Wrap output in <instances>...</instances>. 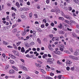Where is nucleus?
I'll return each mask as SVG.
<instances>
[{
	"label": "nucleus",
	"instance_id": "bb28decb",
	"mask_svg": "<svg viewBox=\"0 0 79 79\" xmlns=\"http://www.w3.org/2000/svg\"><path fill=\"white\" fill-rule=\"evenodd\" d=\"M10 63H11V64H14L15 63V62L13 60H10Z\"/></svg>",
	"mask_w": 79,
	"mask_h": 79
},
{
	"label": "nucleus",
	"instance_id": "5701e85b",
	"mask_svg": "<svg viewBox=\"0 0 79 79\" xmlns=\"http://www.w3.org/2000/svg\"><path fill=\"white\" fill-rule=\"evenodd\" d=\"M12 68L13 69H14L15 71H18V68H17L16 67H15L14 66H12Z\"/></svg>",
	"mask_w": 79,
	"mask_h": 79
},
{
	"label": "nucleus",
	"instance_id": "1a4fd4ad",
	"mask_svg": "<svg viewBox=\"0 0 79 79\" xmlns=\"http://www.w3.org/2000/svg\"><path fill=\"white\" fill-rule=\"evenodd\" d=\"M65 18L67 19H72V18L69 15H66L65 16Z\"/></svg>",
	"mask_w": 79,
	"mask_h": 79
},
{
	"label": "nucleus",
	"instance_id": "412c9836",
	"mask_svg": "<svg viewBox=\"0 0 79 79\" xmlns=\"http://www.w3.org/2000/svg\"><path fill=\"white\" fill-rule=\"evenodd\" d=\"M21 42H18L17 43L16 45L17 46H19V45H20L21 44Z\"/></svg>",
	"mask_w": 79,
	"mask_h": 79
},
{
	"label": "nucleus",
	"instance_id": "c03bdc74",
	"mask_svg": "<svg viewBox=\"0 0 79 79\" xmlns=\"http://www.w3.org/2000/svg\"><path fill=\"white\" fill-rule=\"evenodd\" d=\"M21 18H22L24 19V18H26V16H25V15H21Z\"/></svg>",
	"mask_w": 79,
	"mask_h": 79
},
{
	"label": "nucleus",
	"instance_id": "0e129e2a",
	"mask_svg": "<svg viewBox=\"0 0 79 79\" xmlns=\"http://www.w3.org/2000/svg\"><path fill=\"white\" fill-rule=\"evenodd\" d=\"M20 3H23V0H19Z\"/></svg>",
	"mask_w": 79,
	"mask_h": 79
},
{
	"label": "nucleus",
	"instance_id": "2f4dec72",
	"mask_svg": "<svg viewBox=\"0 0 79 79\" xmlns=\"http://www.w3.org/2000/svg\"><path fill=\"white\" fill-rule=\"evenodd\" d=\"M35 44V43L34 42H31L30 43V45H34Z\"/></svg>",
	"mask_w": 79,
	"mask_h": 79
},
{
	"label": "nucleus",
	"instance_id": "6e6d98bb",
	"mask_svg": "<svg viewBox=\"0 0 79 79\" xmlns=\"http://www.w3.org/2000/svg\"><path fill=\"white\" fill-rule=\"evenodd\" d=\"M65 53H69V51H64Z\"/></svg>",
	"mask_w": 79,
	"mask_h": 79
},
{
	"label": "nucleus",
	"instance_id": "ddd939ff",
	"mask_svg": "<svg viewBox=\"0 0 79 79\" xmlns=\"http://www.w3.org/2000/svg\"><path fill=\"white\" fill-rule=\"evenodd\" d=\"M21 52H22V53H24V52H25V51L24 50V47H23L21 48Z\"/></svg>",
	"mask_w": 79,
	"mask_h": 79
},
{
	"label": "nucleus",
	"instance_id": "f257e3e1",
	"mask_svg": "<svg viewBox=\"0 0 79 79\" xmlns=\"http://www.w3.org/2000/svg\"><path fill=\"white\" fill-rule=\"evenodd\" d=\"M54 59L53 58H49L48 59L47 63H49V64H53Z\"/></svg>",
	"mask_w": 79,
	"mask_h": 79
},
{
	"label": "nucleus",
	"instance_id": "bf43d9fd",
	"mask_svg": "<svg viewBox=\"0 0 79 79\" xmlns=\"http://www.w3.org/2000/svg\"><path fill=\"white\" fill-rule=\"evenodd\" d=\"M55 11H56V10H53V9H52L51 10V12H55Z\"/></svg>",
	"mask_w": 79,
	"mask_h": 79
},
{
	"label": "nucleus",
	"instance_id": "603ef678",
	"mask_svg": "<svg viewBox=\"0 0 79 79\" xmlns=\"http://www.w3.org/2000/svg\"><path fill=\"white\" fill-rule=\"evenodd\" d=\"M66 69H67V70L68 71H69V67H66Z\"/></svg>",
	"mask_w": 79,
	"mask_h": 79
},
{
	"label": "nucleus",
	"instance_id": "de8ad7c7",
	"mask_svg": "<svg viewBox=\"0 0 79 79\" xmlns=\"http://www.w3.org/2000/svg\"><path fill=\"white\" fill-rule=\"evenodd\" d=\"M70 21L71 23H76V22L74 21V20H70Z\"/></svg>",
	"mask_w": 79,
	"mask_h": 79
},
{
	"label": "nucleus",
	"instance_id": "a18cd8bd",
	"mask_svg": "<svg viewBox=\"0 0 79 79\" xmlns=\"http://www.w3.org/2000/svg\"><path fill=\"white\" fill-rule=\"evenodd\" d=\"M61 76H62V75H60L58 76V78L59 79H61Z\"/></svg>",
	"mask_w": 79,
	"mask_h": 79
},
{
	"label": "nucleus",
	"instance_id": "9d476101",
	"mask_svg": "<svg viewBox=\"0 0 79 79\" xmlns=\"http://www.w3.org/2000/svg\"><path fill=\"white\" fill-rule=\"evenodd\" d=\"M65 18L67 19H72V18L69 15H66L65 16Z\"/></svg>",
	"mask_w": 79,
	"mask_h": 79
},
{
	"label": "nucleus",
	"instance_id": "a878e982",
	"mask_svg": "<svg viewBox=\"0 0 79 79\" xmlns=\"http://www.w3.org/2000/svg\"><path fill=\"white\" fill-rule=\"evenodd\" d=\"M55 39L57 41H58V40H59L60 38H59V37H55Z\"/></svg>",
	"mask_w": 79,
	"mask_h": 79
},
{
	"label": "nucleus",
	"instance_id": "774afa93",
	"mask_svg": "<svg viewBox=\"0 0 79 79\" xmlns=\"http://www.w3.org/2000/svg\"><path fill=\"white\" fill-rule=\"evenodd\" d=\"M9 15H7L6 17V19H9Z\"/></svg>",
	"mask_w": 79,
	"mask_h": 79
},
{
	"label": "nucleus",
	"instance_id": "0eeeda50",
	"mask_svg": "<svg viewBox=\"0 0 79 79\" xmlns=\"http://www.w3.org/2000/svg\"><path fill=\"white\" fill-rule=\"evenodd\" d=\"M54 52L55 53H56V54H57V55H61V52L59 51H54Z\"/></svg>",
	"mask_w": 79,
	"mask_h": 79
},
{
	"label": "nucleus",
	"instance_id": "338daca9",
	"mask_svg": "<svg viewBox=\"0 0 79 79\" xmlns=\"http://www.w3.org/2000/svg\"><path fill=\"white\" fill-rule=\"evenodd\" d=\"M45 26L47 27V26H48V23H47L45 24Z\"/></svg>",
	"mask_w": 79,
	"mask_h": 79
},
{
	"label": "nucleus",
	"instance_id": "ea45409f",
	"mask_svg": "<svg viewBox=\"0 0 79 79\" xmlns=\"http://www.w3.org/2000/svg\"><path fill=\"white\" fill-rule=\"evenodd\" d=\"M35 65H36L37 67H38V66H39L40 65V64L39 63H38V64H37V63H35Z\"/></svg>",
	"mask_w": 79,
	"mask_h": 79
},
{
	"label": "nucleus",
	"instance_id": "2eb2a0df",
	"mask_svg": "<svg viewBox=\"0 0 79 79\" xmlns=\"http://www.w3.org/2000/svg\"><path fill=\"white\" fill-rule=\"evenodd\" d=\"M15 5H16V6H17L18 8H19V7H20V5L19 4V3L18 2L16 3Z\"/></svg>",
	"mask_w": 79,
	"mask_h": 79
},
{
	"label": "nucleus",
	"instance_id": "423d86ee",
	"mask_svg": "<svg viewBox=\"0 0 79 79\" xmlns=\"http://www.w3.org/2000/svg\"><path fill=\"white\" fill-rule=\"evenodd\" d=\"M9 56L11 57V58H12L13 59H15V58H16V57L15 56L13 55H12L11 54H9Z\"/></svg>",
	"mask_w": 79,
	"mask_h": 79
},
{
	"label": "nucleus",
	"instance_id": "f8f14e48",
	"mask_svg": "<svg viewBox=\"0 0 79 79\" xmlns=\"http://www.w3.org/2000/svg\"><path fill=\"white\" fill-rule=\"evenodd\" d=\"M48 48L50 50H51V51H53V49L52 48V46H51V44L49 45Z\"/></svg>",
	"mask_w": 79,
	"mask_h": 79
},
{
	"label": "nucleus",
	"instance_id": "72a5a7b5",
	"mask_svg": "<svg viewBox=\"0 0 79 79\" xmlns=\"http://www.w3.org/2000/svg\"><path fill=\"white\" fill-rule=\"evenodd\" d=\"M73 0L74 2H75V3H78V2H79V1L77 0Z\"/></svg>",
	"mask_w": 79,
	"mask_h": 79
},
{
	"label": "nucleus",
	"instance_id": "680f3d73",
	"mask_svg": "<svg viewBox=\"0 0 79 79\" xmlns=\"http://www.w3.org/2000/svg\"><path fill=\"white\" fill-rule=\"evenodd\" d=\"M54 44L55 45H57V44H58V42H56L54 43Z\"/></svg>",
	"mask_w": 79,
	"mask_h": 79
},
{
	"label": "nucleus",
	"instance_id": "79ce46f5",
	"mask_svg": "<svg viewBox=\"0 0 79 79\" xmlns=\"http://www.w3.org/2000/svg\"><path fill=\"white\" fill-rule=\"evenodd\" d=\"M49 36H50V38H52V37H53V35L52 34H50L49 35Z\"/></svg>",
	"mask_w": 79,
	"mask_h": 79
},
{
	"label": "nucleus",
	"instance_id": "b1692460",
	"mask_svg": "<svg viewBox=\"0 0 79 79\" xmlns=\"http://www.w3.org/2000/svg\"><path fill=\"white\" fill-rule=\"evenodd\" d=\"M29 17L31 19L32 18V13H31L29 14Z\"/></svg>",
	"mask_w": 79,
	"mask_h": 79
},
{
	"label": "nucleus",
	"instance_id": "f3484780",
	"mask_svg": "<svg viewBox=\"0 0 79 79\" xmlns=\"http://www.w3.org/2000/svg\"><path fill=\"white\" fill-rule=\"evenodd\" d=\"M22 68L23 70H25V71H28V69L25 67L24 66H23Z\"/></svg>",
	"mask_w": 79,
	"mask_h": 79
},
{
	"label": "nucleus",
	"instance_id": "cd10ccee",
	"mask_svg": "<svg viewBox=\"0 0 79 79\" xmlns=\"http://www.w3.org/2000/svg\"><path fill=\"white\" fill-rule=\"evenodd\" d=\"M57 63L58 64H62V63L60 62L59 60H57Z\"/></svg>",
	"mask_w": 79,
	"mask_h": 79
},
{
	"label": "nucleus",
	"instance_id": "4468645a",
	"mask_svg": "<svg viewBox=\"0 0 79 79\" xmlns=\"http://www.w3.org/2000/svg\"><path fill=\"white\" fill-rule=\"evenodd\" d=\"M37 42H38V43L39 44H41V40H40V38H38L37 39Z\"/></svg>",
	"mask_w": 79,
	"mask_h": 79
},
{
	"label": "nucleus",
	"instance_id": "052dcab7",
	"mask_svg": "<svg viewBox=\"0 0 79 79\" xmlns=\"http://www.w3.org/2000/svg\"><path fill=\"white\" fill-rule=\"evenodd\" d=\"M28 52H29V50H27L25 52V53L26 54Z\"/></svg>",
	"mask_w": 79,
	"mask_h": 79
},
{
	"label": "nucleus",
	"instance_id": "f03ea898",
	"mask_svg": "<svg viewBox=\"0 0 79 79\" xmlns=\"http://www.w3.org/2000/svg\"><path fill=\"white\" fill-rule=\"evenodd\" d=\"M67 66H69L72 64V61L70 60H67L66 62Z\"/></svg>",
	"mask_w": 79,
	"mask_h": 79
},
{
	"label": "nucleus",
	"instance_id": "09e8293b",
	"mask_svg": "<svg viewBox=\"0 0 79 79\" xmlns=\"http://www.w3.org/2000/svg\"><path fill=\"white\" fill-rule=\"evenodd\" d=\"M71 70H72V71H74V67L73 66L72 67H71Z\"/></svg>",
	"mask_w": 79,
	"mask_h": 79
},
{
	"label": "nucleus",
	"instance_id": "aec40b11",
	"mask_svg": "<svg viewBox=\"0 0 79 79\" xmlns=\"http://www.w3.org/2000/svg\"><path fill=\"white\" fill-rule=\"evenodd\" d=\"M17 31V29L16 28L14 29L13 30V32L14 33V34H15L16 33V32Z\"/></svg>",
	"mask_w": 79,
	"mask_h": 79
},
{
	"label": "nucleus",
	"instance_id": "f704fd0d",
	"mask_svg": "<svg viewBox=\"0 0 79 79\" xmlns=\"http://www.w3.org/2000/svg\"><path fill=\"white\" fill-rule=\"evenodd\" d=\"M72 7H69V11H71V10H72Z\"/></svg>",
	"mask_w": 79,
	"mask_h": 79
},
{
	"label": "nucleus",
	"instance_id": "58836bf2",
	"mask_svg": "<svg viewBox=\"0 0 79 79\" xmlns=\"http://www.w3.org/2000/svg\"><path fill=\"white\" fill-rule=\"evenodd\" d=\"M72 35H73L74 37H76V34L74 33H73L72 34Z\"/></svg>",
	"mask_w": 79,
	"mask_h": 79
},
{
	"label": "nucleus",
	"instance_id": "6ab92c4d",
	"mask_svg": "<svg viewBox=\"0 0 79 79\" xmlns=\"http://www.w3.org/2000/svg\"><path fill=\"white\" fill-rule=\"evenodd\" d=\"M59 20H61L62 21H64V19L63 18V17H59Z\"/></svg>",
	"mask_w": 79,
	"mask_h": 79
},
{
	"label": "nucleus",
	"instance_id": "5fc2aeb1",
	"mask_svg": "<svg viewBox=\"0 0 79 79\" xmlns=\"http://www.w3.org/2000/svg\"><path fill=\"white\" fill-rule=\"evenodd\" d=\"M38 31V32H41L42 31V30L40 28H39Z\"/></svg>",
	"mask_w": 79,
	"mask_h": 79
},
{
	"label": "nucleus",
	"instance_id": "393cba45",
	"mask_svg": "<svg viewBox=\"0 0 79 79\" xmlns=\"http://www.w3.org/2000/svg\"><path fill=\"white\" fill-rule=\"evenodd\" d=\"M3 44H4V45H8V43H7L6 41H3Z\"/></svg>",
	"mask_w": 79,
	"mask_h": 79
},
{
	"label": "nucleus",
	"instance_id": "4be33fe9",
	"mask_svg": "<svg viewBox=\"0 0 79 79\" xmlns=\"http://www.w3.org/2000/svg\"><path fill=\"white\" fill-rule=\"evenodd\" d=\"M58 27L59 28H60V29H61L62 28V24L60 23V24L58 25Z\"/></svg>",
	"mask_w": 79,
	"mask_h": 79
},
{
	"label": "nucleus",
	"instance_id": "49530a36",
	"mask_svg": "<svg viewBox=\"0 0 79 79\" xmlns=\"http://www.w3.org/2000/svg\"><path fill=\"white\" fill-rule=\"evenodd\" d=\"M50 0H46V2L48 4L49 3H50V1H49Z\"/></svg>",
	"mask_w": 79,
	"mask_h": 79
},
{
	"label": "nucleus",
	"instance_id": "39448f33",
	"mask_svg": "<svg viewBox=\"0 0 79 79\" xmlns=\"http://www.w3.org/2000/svg\"><path fill=\"white\" fill-rule=\"evenodd\" d=\"M79 54V49L76 50V52L74 54L75 56H77V55H78Z\"/></svg>",
	"mask_w": 79,
	"mask_h": 79
},
{
	"label": "nucleus",
	"instance_id": "37998d69",
	"mask_svg": "<svg viewBox=\"0 0 79 79\" xmlns=\"http://www.w3.org/2000/svg\"><path fill=\"white\" fill-rule=\"evenodd\" d=\"M34 16H35V18H37L38 16H37V14H35Z\"/></svg>",
	"mask_w": 79,
	"mask_h": 79
},
{
	"label": "nucleus",
	"instance_id": "9b49d317",
	"mask_svg": "<svg viewBox=\"0 0 79 79\" xmlns=\"http://www.w3.org/2000/svg\"><path fill=\"white\" fill-rule=\"evenodd\" d=\"M15 73L14 70L11 69L9 71V73L10 74H13Z\"/></svg>",
	"mask_w": 79,
	"mask_h": 79
},
{
	"label": "nucleus",
	"instance_id": "7ed1b4c3",
	"mask_svg": "<svg viewBox=\"0 0 79 79\" xmlns=\"http://www.w3.org/2000/svg\"><path fill=\"white\" fill-rule=\"evenodd\" d=\"M69 57L72 60H77V58L75 56L70 55L69 56Z\"/></svg>",
	"mask_w": 79,
	"mask_h": 79
},
{
	"label": "nucleus",
	"instance_id": "473e14b6",
	"mask_svg": "<svg viewBox=\"0 0 79 79\" xmlns=\"http://www.w3.org/2000/svg\"><path fill=\"white\" fill-rule=\"evenodd\" d=\"M7 47L8 48H13V47L11 46H7Z\"/></svg>",
	"mask_w": 79,
	"mask_h": 79
},
{
	"label": "nucleus",
	"instance_id": "7c9ffc66",
	"mask_svg": "<svg viewBox=\"0 0 79 79\" xmlns=\"http://www.w3.org/2000/svg\"><path fill=\"white\" fill-rule=\"evenodd\" d=\"M9 67H10V66H9L8 65L5 67V68H6V69H8V68H9Z\"/></svg>",
	"mask_w": 79,
	"mask_h": 79
},
{
	"label": "nucleus",
	"instance_id": "20e7f679",
	"mask_svg": "<svg viewBox=\"0 0 79 79\" xmlns=\"http://www.w3.org/2000/svg\"><path fill=\"white\" fill-rule=\"evenodd\" d=\"M12 52L14 53L15 55L17 56H19V53L17 51H16L15 50H14L12 51Z\"/></svg>",
	"mask_w": 79,
	"mask_h": 79
},
{
	"label": "nucleus",
	"instance_id": "a211bd4d",
	"mask_svg": "<svg viewBox=\"0 0 79 79\" xmlns=\"http://www.w3.org/2000/svg\"><path fill=\"white\" fill-rule=\"evenodd\" d=\"M60 34H64V31H60L59 32Z\"/></svg>",
	"mask_w": 79,
	"mask_h": 79
},
{
	"label": "nucleus",
	"instance_id": "3c124183",
	"mask_svg": "<svg viewBox=\"0 0 79 79\" xmlns=\"http://www.w3.org/2000/svg\"><path fill=\"white\" fill-rule=\"evenodd\" d=\"M69 50L71 52H73V49L71 48H70Z\"/></svg>",
	"mask_w": 79,
	"mask_h": 79
},
{
	"label": "nucleus",
	"instance_id": "e2e57ef3",
	"mask_svg": "<svg viewBox=\"0 0 79 79\" xmlns=\"http://www.w3.org/2000/svg\"><path fill=\"white\" fill-rule=\"evenodd\" d=\"M2 56H3L4 58H5V54L4 53L2 54Z\"/></svg>",
	"mask_w": 79,
	"mask_h": 79
},
{
	"label": "nucleus",
	"instance_id": "a19ab883",
	"mask_svg": "<svg viewBox=\"0 0 79 79\" xmlns=\"http://www.w3.org/2000/svg\"><path fill=\"white\" fill-rule=\"evenodd\" d=\"M50 75L51 76H54V74L53 73H50Z\"/></svg>",
	"mask_w": 79,
	"mask_h": 79
},
{
	"label": "nucleus",
	"instance_id": "13d9d810",
	"mask_svg": "<svg viewBox=\"0 0 79 79\" xmlns=\"http://www.w3.org/2000/svg\"><path fill=\"white\" fill-rule=\"evenodd\" d=\"M76 32H77V34H79V30H76Z\"/></svg>",
	"mask_w": 79,
	"mask_h": 79
},
{
	"label": "nucleus",
	"instance_id": "dca6fc26",
	"mask_svg": "<svg viewBox=\"0 0 79 79\" xmlns=\"http://www.w3.org/2000/svg\"><path fill=\"white\" fill-rule=\"evenodd\" d=\"M40 71H41L42 73H44V74H46V72L45 71V70H44L42 69H40Z\"/></svg>",
	"mask_w": 79,
	"mask_h": 79
},
{
	"label": "nucleus",
	"instance_id": "c9c22d12",
	"mask_svg": "<svg viewBox=\"0 0 79 79\" xmlns=\"http://www.w3.org/2000/svg\"><path fill=\"white\" fill-rule=\"evenodd\" d=\"M45 27V25L44 24H42L41 25V28H44Z\"/></svg>",
	"mask_w": 79,
	"mask_h": 79
},
{
	"label": "nucleus",
	"instance_id": "864d4df0",
	"mask_svg": "<svg viewBox=\"0 0 79 79\" xmlns=\"http://www.w3.org/2000/svg\"><path fill=\"white\" fill-rule=\"evenodd\" d=\"M67 29L68 31H72V29H69V28H67Z\"/></svg>",
	"mask_w": 79,
	"mask_h": 79
},
{
	"label": "nucleus",
	"instance_id": "8fccbe9b",
	"mask_svg": "<svg viewBox=\"0 0 79 79\" xmlns=\"http://www.w3.org/2000/svg\"><path fill=\"white\" fill-rule=\"evenodd\" d=\"M42 21L43 22H44L45 23H47V21L45 19H43Z\"/></svg>",
	"mask_w": 79,
	"mask_h": 79
},
{
	"label": "nucleus",
	"instance_id": "4c0bfd02",
	"mask_svg": "<svg viewBox=\"0 0 79 79\" xmlns=\"http://www.w3.org/2000/svg\"><path fill=\"white\" fill-rule=\"evenodd\" d=\"M52 41H54V40H55V37H53L52 38Z\"/></svg>",
	"mask_w": 79,
	"mask_h": 79
},
{
	"label": "nucleus",
	"instance_id": "6e6552de",
	"mask_svg": "<svg viewBox=\"0 0 79 79\" xmlns=\"http://www.w3.org/2000/svg\"><path fill=\"white\" fill-rule=\"evenodd\" d=\"M64 45H62L61 47V48H60L59 49V50H60L61 52H63L64 50Z\"/></svg>",
	"mask_w": 79,
	"mask_h": 79
},
{
	"label": "nucleus",
	"instance_id": "4d7b16f0",
	"mask_svg": "<svg viewBox=\"0 0 79 79\" xmlns=\"http://www.w3.org/2000/svg\"><path fill=\"white\" fill-rule=\"evenodd\" d=\"M51 25L53 27L54 26V23H52L51 24Z\"/></svg>",
	"mask_w": 79,
	"mask_h": 79
},
{
	"label": "nucleus",
	"instance_id": "c85d7f7f",
	"mask_svg": "<svg viewBox=\"0 0 79 79\" xmlns=\"http://www.w3.org/2000/svg\"><path fill=\"white\" fill-rule=\"evenodd\" d=\"M26 57H27V58H32L31 56H29V54H27L26 56Z\"/></svg>",
	"mask_w": 79,
	"mask_h": 79
},
{
	"label": "nucleus",
	"instance_id": "e433bc0d",
	"mask_svg": "<svg viewBox=\"0 0 79 79\" xmlns=\"http://www.w3.org/2000/svg\"><path fill=\"white\" fill-rule=\"evenodd\" d=\"M64 23H68H68H69V21L65 20L64 21Z\"/></svg>",
	"mask_w": 79,
	"mask_h": 79
},
{
	"label": "nucleus",
	"instance_id": "69168bd1",
	"mask_svg": "<svg viewBox=\"0 0 79 79\" xmlns=\"http://www.w3.org/2000/svg\"><path fill=\"white\" fill-rule=\"evenodd\" d=\"M26 79H30L31 78L29 77V76H27V77L26 78Z\"/></svg>",
	"mask_w": 79,
	"mask_h": 79
},
{
	"label": "nucleus",
	"instance_id": "c756f323",
	"mask_svg": "<svg viewBox=\"0 0 79 79\" xmlns=\"http://www.w3.org/2000/svg\"><path fill=\"white\" fill-rule=\"evenodd\" d=\"M12 17L16 16V14H15V13H13L12 14Z\"/></svg>",
	"mask_w": 79,
	"mask_h": 79
}]
</instances>
